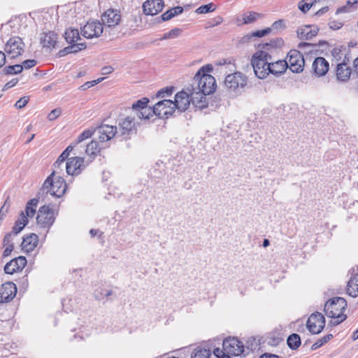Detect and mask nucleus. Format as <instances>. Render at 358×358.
<instances>
[{
	"label": "nucleus",
	"instance_id": "e433bc0d",
	"mask_svg": "<svg viewBox=\"0 0 358 358\" xmlns=\"http://www.w3.org/2000/svg\"><path fill=\"white\" fill-rule=\"evenodd\" d=\"M23 70L22 64L9 65L2 69L4 75H16L20 73Z\"/></svg>",
	"mask_w": 358,
	"mask_h": 358
},
{
	"label": "nucleus",
	"instance_id": "2eb2a0df",
	"mask_svg": "<svg viewBox=\"0 0 358 358\" xmlns=\"http://www.w3.org/2000/svg\"><path fill=\"white\" fill-rule=\"evenodd\" d=\"M81 29L82 35L86 38L99 37L103 31V24L98 20L87 22Z\"/></svg>",
	"mask_w": 358,
	"mask_h": 358
},
{
	"label": "nucleus",
	"instance_id": "a18cd8bd",
	"mask_svg": "<svg viewBox=\"0 0 358 358\" xmlns=\"http://www.w3.org/2000/svg\"><path fill=\"white\" fill-rule=\"evenodd\" d=\"M282 341V338L273 335L268 338L267 343L271 346H278Z\"/></svg>",
	"mask_w": 358,
	"mask_h": 358
},
{
	"label": "nucleus",
	"instance_id": "49530a36",
	"mask_svg": "<svg viewBox=\"0 0 358 358\" xmlns=\"http://www.w3.org/2000/svg\"><path fill=\"white\" fill-rule=\"evenodd\" d=\"M271 31V28H266L261 30H257L251 34V36L261 38L269 34Z\"/></svg>",
	"mask_w": 358,
	"mask_h": 358
},
{
	"label": "nucleus",
	"instance_id": "1a4fd4ad",
	"mask_svg": "<svg viewBox=\"0 0 358 358\" xmlns=\"http://www.w3.org/2000/svg\"><path fill=\"white\" fill-rule=\"evenodd\" d=\"M288 68L295 73H301L304 69L305 60L303 55L297 50L293 49L287 53Z\"/></svg>",
	"mask_w": 358,
	"mask_h": 358
},
{
	"label": "nucleus",
	"instance_id": "412c9836",
	"mask_svg": "<svg viewBox=\"0 0 358 358\" xmlns=\"http://www.w3.org/2000/svg\"><path fill=\"white\" fill-rule=\"evenodd\" d=\"M329 64L324 57H317L312 64L313 73L318 77L324 76L329 71Z\"/></svg>",
	"mask_w": 358,
	"mask_h": 358
},
{
	"label": "nucleus",
	"instance_id": "7ed1b4c3",
	"mask_svg": "<svg viewBox=\"0 0 358 358\" xmlns=\"http://www.w3.org/2000/svg\"><path fill=\"white\" fill-rule=\"evenodd\" d=\"M55 174L56 171L54 170L48 176L39 190V194L47 195L50 194L56 198H60L64 194L67 187L66 182L62 176H57L54 180Z\"/></svg>",
	"mask_w": 358,
	"mask_h": 358
},
{
	"label": "nucleus",
	"instance_id": "58836bf2",
	"mask_svg": "<svg viewBox=\"0 0 358 358\" xmlns=\"http://www.w3.org/2000/svg\"><path fill=\"white\" fill-rule=\"evenodd\" d=\"M69 160L72 162L74 174L79 175L81 173L80 163H84L85 159L80 157H74L69 158Z\"/></svg>",
	"mask_w": 358,
	"mask_h": 358
},
{
	"label": "nucleus",
	"instance_id": "393cba45",
	"mask_svg": "<svg viewBox=\"0 0 358 358\" xmlns=\"http://www.w3.org/2000/svg\"><path fill=\"white\" fill-rule=\"evenodd\" d=\"M187 90L189 92H190L191 100L196 108L201 110L207 108L208 102L206 97V95L196 91L193 92L189 87H188Z\"/></svg>",
	"mask_w": 358,
	"mask_h": 358
},
{
	"label": "nucleus",
	"instance_id": "4c0bfd02",
	"mask_svg": "<svg viewBox=\"0 0 358 358\" xmlns=\"http://www.w3.org/2000/svg\"><path fill=\"white\" fill-rule=\"evenodd\" d=\"M261 17V14L250 11L243 14V24H250L255 22L258 18Z\"/></svg>",
	"mask_w": 358,
	"mask_h": 358
},
{
	"label": "nucleus",
	"instance_id": "0e129e2a",
	"mask_svg": "<svg viewBox=\"0 0 358 358\" xmlns=\"http://www.w3.org/2000/svg\"><path fill=\"white\" fill-rule=\"evenodd\" d=\"M352 9L349 8L348 6L345 5L337 8L336 14L338 15L340 13H350Z\"/></svg>",
	"mask_w": 358,
	"mask_h": 358
},
{
	"label": "nucleus",
	"instance_id": "6e6552de",
	"mask_svg": "<svg viewBox=\"0 0 358 358\" xmlns=\"http://www.w3.org/2000/svg\"><path fill=\"white\" fill-rule=\"evenodd\" d=\"M136 124L134 117L128 116L123 119L117 127V138H120V141L129 139L136 130Z\"/></svg>",
	"mask_w": 358,
	"mask_h": 358
},
{
	"label": "nucleus",
	"instance_id": "4d7b16f0",
	"mask_svg": "<svg viewBox=\"0 0 358 358\" xmlns=\"http://www.w3.org/2000/svg\"><path fill=\"white\" fill-rule=\"evenodd\" d=\"M174 16V13H173V10L171 8L166 10L165 13H164L161 16V19L162 21H167L173 18Z\"/></svg>",
	"mask_w": 358,
	"mask_h": 358
},
{
	"label": "nucleus",
	"instance_id": "423d86ee",
	"mask_svg": "<svg viewBox=\"0 0 358 358\" xmlns=\"http://www.w3.org/2000/svg\"><path fill=\"white\" fill-rule=\"evenodd\" d=\"M148 103L149 99L147 97H143L133 103L132 111L140 120H149L152 116V112H155V110H159V108L157 107V103L153 107L148 106Z\"/></svg>",
	"mask_w": 358,
	"mask_h": 358
},
{
	"label": "nucleus",
	"instance_id": "37998d69",
	"mask_svg": "<svg viewBox=\"0 0 358 358\" xmlns=\"http://www.w3.org/2000/svg\"><path fill=\"white\" fill-rule=\"evenodd\" d=\"M173 90H174V87H172V86L164 87L157 92L156 96L157 98H160V97L164 98L165 96H171L172 94Z\"/></svg>",
	"mask_w": 358,
	"mask_h": 358
},
{
	"label": "nucleus",
	"instance_id": "c03bdc74",
	"mask_svg": "<svg viewBox=\"0 0 358 358\" xmlns=\"http://www.w3.org/2000/svg\"><path fill=\"white\" fill-rule=\"evenodd\" d=\"M181 29L179 28H174L169 31L165 33L163 39L173 38L178 36L181 33Z\"/></svg>",
	"mask_w": 358,
	"mask_h": 358
},
{
	"label": "nucleus",
	"instance_id": "0eeeda50",
	"mask_svg": "<svg viewBox=\"0 0 358 358\" xmlns=\"http://www.w3.org/2000/svg\"><path fill=\"white\" fill-rule=\"evenodd\" d=\"M56 214L50 208V205L41 206L36 217L37 224L41 228L47 229V232L55 222Z\"/></svg>",
	"mask_w": 358,
	"mask_h": 358
},
{
	"label": "nucleus",
	"instance_id": "bb28decb",
	"mask_svg": "<svg viewBox=\"0 0 358 358\" xmlns=\"http://www.w3.org/2000/svg\"><path fill=\"white\" fill-rule=\"evenodd\" d=\"M351 75V69L348 66L345 60L343 62L337 64L336 67V78L338 80L342 82H347Z\"/></svg>",
	"mask_w": 358,
	"mask_h": 358
},
{
	"label": "nucleus",
	"instance_id": "de8ad7c7",
	"mask_svg": "<svg viewBox=\"0 0 358 358\" xmlns=\"http://www.w3.org/2000/svg\"><path fill=\"white\" fill-rule=\"evenodd\" d=\"M213 354L217 358H231L223 348L221 350L219 348H215L213 350Z\"/></svg>",
	"mask_w": 358,
	"mask_h": 358
},
{
	"label": "nucleus",
	"instance_id": "09e8293b",
	"mask_svg": "<svg viewBox=\"0 0 358 358\" xmlns=\"http://www.w3.org/2000/svg\"><path fill=\"white\" fill-rule=\"evenodd\" d=\"M61 114L62 109L60 108H57L50 111L48 115V118L49 120L52 121L57 119Z\"/></svg>",
	"mask_w": 358,
	"mask_h": 358
},
{
	"label": "nucleus",
	"instance_id": "39448f33",
	"mask_svg": "<svg viewBox=\"0 0 358 358\" xmlns=\"http://www.w3.org/2000/svg\"><path fill=\"white\" fill-rule=\"evenodd\" d=\"M191 100L190 92L187 93L183 90L178 92L175 96V100L171 101L170 99H164L157 102L158 108L163 104L168 106H174L175 110H178V113L186 110L189 106Z\"/></svg>",
	"mask_w": 358,
	"mask_h": 358
},
{
	"label": "nucleus",
	"instance_id": "cd10ccee",
	"mask_svg": "<svg viewBox=\"0 0 358 358\" xmlns=\"http://www.w3.org/2000/svg\"><path fill=\"white\" fill-rule=\"evenodd\" d=\"M70 45L60 50L57 55L59 57H64L70 53H77L86 48L85 43H69Z\"/></svg>",
	"mask_w": 358,
	"mask_h": 358
},
{
	"label": "nucleus",
	"instance_id": "680f3d73",
	"mask_svg": "<svg viewBox=\"0 0 358 358\" xmlns=\"http://www.w3.org/2000/svg\"><path fill=\"white\" fill-rule=\"evenodd\" d=\"M346 6L350 8L352 10H355L358 8V0H348Z\"/></svg>",
	"mask_w": 358,
	"mask_h": 358
},
{
	"label": "nucleus",
	"instance_id": "a19ab883",
	"mask_svg": "<svg viewBox=\"0 0 358 358\" xmlns=\"http://www.w3.org/2000/svg\"><path fill=\"white\" fill-rule=\"evenodd\" d=\"M216 9V6L213 3H209L205 5H201L196 8L195 12L197 14H206L213 12Z\"/></svg>",
	"mask_w": 358,
	"mask_h": 358
},
{
	"label": "nucleus",
	"instance_id": "e2e57ef3",
	"mask_svg": "<svg viewBox=\"0 0 358 358\" xmlns=\"http://www.w3.org/2000/svg\"><path fill=\"white\" fill-rule=\"evenodd\" d=\"M316 48L317 47V45L316 43H308V42H304V41H302V42H300L299 44H298V48L299 49H304L306 48Z\"/></svg>",
	"mask_w": 358,
	"mask_h": 358
},
{
	"label": "nucleus",
	"instance_id": "c756f323",
	"mask_svg": "<svg viewBox=\"0 0 358 358\" xmlns=\"http://www.w3.org/2000/svg\"><path fill=\"white\" fill-rule=\"evenodd\" d=\"M176 113L174 106H168L166 104H163L160 106L159 110H155V112H152V115H155L158 116L159 118H166L168 119L171 117Z\"/></svg>",
	"mask_w": 358,
	"mask_h": 358
},
{
	"label": "nucleus",
	"instance_id": "7c9ffc66",
	"mask_svg": "<svg viewBox=\"0 0 358 358\" xmlns=\"http://www.w3.org/2000/svg\"><path fill=\"white\" fill-rule=\"evenodd\" d=\"M347 293L352 296H358V273L353 275L347 285Z\"/></svg>",
	"mask_w": 358,
	"mask_h": 358
},
{
	"label": "nucleus",
	"instance_id": "69168bd1",
	"mask_svg": "<svg viewBox=\"0 0 358 358\" xmlns=\"http://www.w3.org/2000/svg\"><path fill=\"white\" fill-rule=\"evenodd\" d=\"M83 133L84 134L85 137H87V138H89L92 137V136L94 134L96 133V127H91L87 129H85L83 131Z\"/></svg>",
	"mask_w": 358,
	"mask_h": 358
},
{
	"label": "nucleus",
	"instance_id": "f257e3e1",
	"mask_svg": "<svg viewBox=\"0 0 358 358\" xmlns=\"http://www.w3.org/2000/svg\"><path fill=\"white\" fill-rule=\"evenodd\" d=\"M213 69L211 64L201 66L194 76L189 89L193 92H201L204 95L213 94L217 87L215 78L209 74Z\"/></svg>",
	"mask_w": 358,
	"mask_h": 358
},
{
	"label": "nucleus",
	"instance_id": "6ab92c4d",
	"mask_svg": "<svg viewBox=\"0 0 358 358\" xmlns=\"http://www.w3.org/2000/svg\"><path fill=\"white\" fill-rule=\"evenodd\" d=\"M164 6L163 0H146L142 7L145 15H155L162 10Z\"/></svg>",
	"mask_w": 358,
	"mask_h": 358
},
{
	"label": "nucleus",
	"instance_id": "8fccbe9b",
	"mask_svg": "<svg viewBox=\"0 0 358 358\" xmlns=\"http://www.w3.org/2000/svg\"><path fill=\"white\" fill-rule=\"evenodd\" d=\"M44 194H39V192H38L36 197L30 199L27 204L31 207V208L36 209L38 203L39 202V199L43 197Z\"/></svg>",
	"mask_w": 358,
	"mask_h": 358
},
{
	"label": "nucleus",
	"instance_id": "13d9d810",
	"mask_svg": "<svg viewBox=\"0 0 358 358\" xmlns=\"http://www.w3.org/2000/svg\"><path fill=\"white\" fill-rule=\"evenodd\" d=\"M25 214V217L28 219V217H33L36 212V209L31 208L29 205H26L25 211H23Z\"/></svg>",
	"mask_w": 358,
	"mask_h": 358
},
{
	"label": "nucleus",
	"instance_id": "c85d7f7f",
	"mask_svg": "<svg viewBox=\"0 0 358 358\" xmlns=\"http://www.w3.org/2000/svg\"><path fill=\"white\" fill-rule=\"evenodd\" d=\"M284 44V41L282 38H275L271 39L269 42L264 43H259L257 46L258 50H264L266 52H271L272 50L277 48H280Z\"/></svg>",
	"mask_w": 358,
	"mask_h": 358
},
{
	"label": "nucleus",
	"instance_id": "4be33fe9",
	"mask_svg": "<svg viewBox=\"0 0 358 358\" xmlns=\"http://www.w3.org/2000/svg\"><path fill=\"white\" fill-rule=\"evenodd\" d=\"M268 75L271 73L275 76H280L282 74L286 69L288 68V63L286 60H278L275 62L269 61V64L268 66Z\"/></svg>",
	"mask_w": 358,
	"mask_h": 358
},
{
	"label": "nucleus",
	"instance_id": "c9c22d12",
	"mask_svg": "<svg viewBox=\"0 0 358 358\" xmlns=\"http://www.w3.org/2000/svg\"><path fill=\"white\" fill-rule=\"evenodd\" d=\"M211 352L202 347L196 348L191 355V358H210Z\"/></svg>",
	"mask_w": 358,
	"mask_h": 358
},
{
	"label": "nucleus",
	"instance_id": "052dcab7",
	"mask_svg": "<svg viewBox=\"0 0 358 358\" xmlns=\"http://www.w3.org/2000/svg\"><path fill=\"white\" fill-rule=\"evenodd\" d=\"M66 171L69 175L76 176V174H74L73 172V166L72 162H70L69 159L67 160L66 163Z\"/></svg>",
	"mask_w": 358,
	"mask_h": 358
},
{
	"label": "nucleus",
	"instance_id": "72a5a7b5",
	"mask_svg": "<svg viewBox=\"0 0 358 358\" xmlns=\"http://www.w3.org/2000/svg\"><path fill=\"white\" fill-rule=\"evenodd\" d=\"M75 148V145L73 144H70L59 156L56 162L53 164V166L55 169H59L60 166L66 161V159H69V156L70 153Z\"/></svg>",
	"mask_w": 358,
	"mask_h": 358
},
{
	"label": "nucleus",
	"instance_id": "f8f14e48",
	"mask_svg": "<svg viewBox=\"0 0 358 358\" xmlns=\"http://www.w3.org/2000/svg\"><path fill=\"white\" fill-rule=\"evenodd\" d=\"M306 327L312 334H318L325 327V317L319 312L313 313L308 317Z\"/></svg>",
	"mask_w": 358,
	"mask_h": 358
},
{
	"label": "nucleus",
	"instance_id": "79ce46f5",
	"mask_svg": "<svg viewBox=\"0 0 358 358\" xmlns=\"http://www.w3.org/2000/svg\"><path fill=\"white\" fill-rule=\"evenodd\" d=\"M333 338V335L331 334H328L326 336H323L320 339H319L317 342H315L314 344L311 346L312 350H315L317 348L322 347L325 343H327L328 341H329Z\"/></svg>",
	"mask_w": 358,
	"mask_h": 358
},
{
	"label": "nucleus",
	"instance_id": "ddd939ff",
	"mask_svg": "<svg viewBox=\"0 0 358 358\" xmlns=\"http://www.w3.org/2000/svg\"><path fill=\"white\" fill-rule=\"evenodd\" d=\"M247 84V78L240 72L229 74L224 80L225 86L231 92H236L238 88H243Z\"/></svg>",
	"mask_w": 358,
	"mask_h": 358
},
{
	"label": "nucleus",
	"instance_id": "9b49d317",
	"mask_svg": "<svg viewBox=\"0 0 358 358\" xmlns=\"http://www.w3.org/2000/svg\"><path fill=\"white\" fill-rule=\"evenodd\" d=\"M24 43L19 36L11 37L5 44L4 51L11 59H15L22 55L24 51Z\"/></svg>",
	"mask_w": 358,
	"mask_h": 358
},
{
	"label": "nucleus",
	"instance_id": "20e7f679",
	"mask_svg": "<svg viewBox=\"0 0 358 358\" xmlns=\"http://www.w3.org/2000/svg\"><path fill=\"white\" fill-rule=\"evenodd\" d=\"M271 61V55L264 50H257L251 58V64L253 67L255 76L264 79L268 76V66Z\"/></svg>",
	"mask_w": 358,
	"mask_h": 358
},
{
	"label": "nucleus",
	"instance_id": "5fc2aeb1",
	"mask_svg": "<svg viewBox=\"0 0 358 358\" xmlns=\"http://www.w3.org/2000/svg\"><path fill=\"white\" fill-rule=\"evenodd\" d=\"M37 64L36 60L31 59H27L22 62L23 69H29L34 66H35Z\"/></svg>",
	"mask_w": 358,
	"mask_h": 358
},
{
	"label": "nucleus",
	"instance_id": "f03ea898",
	"mask_svg": "<svg viewBox=\"0 0 358 358\" xmlns=\"http://www.w3.org/2000/svg\"><path fill=\"white\" fill-rule=\"evenodd\" d=\"M346 307V300L339 296L333 297L325 303L324 310L326 315L335 320L330 322L331 325L336 326L345 320L347 316L344 312Z\"/></svg>",
	"mask_w": 358,
	"mask_h": 358
},
{
	"label": "nucleus",
	"instance_id": "9d476101",
	"mask_svg": "<svg viewBox=\"0 0 358 358\" xmlns=\"http://www.w3.org/2000/svg\"><path fill=\"white\" fill-rule=\"evenodd\" d=\"M222 347L224 351L230 357L232 356H243L245 357V348L241 341L236 338L229 337L225 338L222 343Z\"/></svg>",
	"mask_w": 358,
	"mask_h": 358
},
{
	"label": "nucleus",
	"instance_id": "5701e85b",
	"mask_svg": "<svg viewBox=\"0 0 358 358\" xmlns=\"http://www.w3.org/2000/svg\"><path fill=\"white\" fill-rule=\"evenodd\" d=\"M57 34L54 31H50L48 32H44L41 34L40 43L43 48H47L52 50V48H56V44L57 43Z\"/></svg>",
	"mask_w": 358,
	"mask_h": 358
},
{
	"label": "nucleus",
	"instance_id": "dca6fc26",
	"mask_svg": "<svg viewBox=\"0 0 358 358\" xmlns=\"http://www.w3.org/2000/svg\"><path fill=\"white\" fill-rule=\"evenodd\" d=\"M121 20L120 12L118 10L109 8L101 15V22L105 29L114 27L117 25Z\"/></svg>",
	"mask_w": 358,
	"mask_h": 358
},
{
	"label": "nucleus",
	"instance_id": "f704fd0d",
	"mask_svg": "<svg viewBox=\"0 0 358 358\" xmlns=\"http://www.w3.org/2000/svg\"><path fill=\"white\" fill-rule=\"evenodd\" d=\"M287 344L292 350L298 349L301 344L300 336L296 333L292 334L287 337Z\"/></svg>",
	"mask_w": 358,
	"mask_h": 358
},
{
	"label": "nucleus",
	"instance_id": "6e6d98bb",
	"mask_svg": "<svg viewBox=\"0 0 358 358\" xmlns=\"http://www.w3.org/2000/svg\"><path fill=\"white\" fill-rule=\"evenodd\" d=\"M343 26V24L336 20H330L329 22V27L331 29L338 30Z\"/></svg>",
	"mask_w": 358,
	"mask_h": 358
},
{
	"label": "nucleus",
	"instance_id": "603ef678",
	"mask_svg": "<svg viewBox=\"0 0 358 358\" xmlns=\"http://www.w3.org/2000/svg\"><path fill=\"white\" fill-rule=\"evenodd\" d=\"M29 101V97L28 96H23L21 97L19 100H17L15 104V106L18 108L21 109L24 108Z\"/></svg>",
	"mask_w": 358,
	"mask_h": 358
},
{
	"label": "nucleus",
	"instance_id": "ea45409f",
	"mask_svg": "<svg viewBox=\"0 0 358 358\" xmlns=\"http://www.w3.org/2000/svg\"><path fill=\"white\" fill-rule=\"evenodd\" d=\"M317 0H301L299 2L298 8L303 13H307Z\"/></svg>",
	"mask_w": 358,
	"mask_h": 358
},
{
	"label": "nucleus",
	"instance_id": "aec40b11",
	"mask_svg": "<svg viewBox=\"0 0 358 358\" xmlns=\"http://www.w3.org/2000/svg\"><path fill=\"white\" fill-rule=\"evenodd\" d=\"M319 28L315 25H304L296 30L297 37L300 40H310L317 36Z\"/></svg>",
	"mask_w": 358,
	"mask_h": 358
},
{
	"label": "nucleus",
	"instance_id": "774afa93",
	"mask_svg": "<svg viewBox=\"0 0 358 358\" xmlns=\"http://www.w3.org/2000/svg\"><path fill=\"white\" fill-rule=\"evenodd\" d=\"M259 358H282V357L275 354L265 352V353L259 356Z\"/></svg>",
	"mask_w": 358,
	"mask_h": 358
},
{
	"label": "nucleus",
	"instance_id": "338daca9",
	"mask_svg": "<svg viewBox=\"0 0 358 358\" xmlns=\"http://www.w3.org/2000/svg\"><path fill=\"white\" fill-rule=\"evenodd\" d=\"M17 83H18V79L13 78L11 80H10L9 82H8L7 83H6L3 90H8L10 87H13L15 86Z\"/></svg>",
	"mask_w": 358,
	"mask_h": 358
},
{
	"label": "nucleus",
	"instance_id": "a878e982",
	"mask_svg": "<svg viewBox=\"0 0 358 358\" xmlns=\"http://www.w3.org/2000/svg\"><path fill=\"white\" fill-rule=\"evenodd\" d=\"M108 147L109 145H102L99 141L93 140L86 145L85 153L92 159L90 160L91 162L101 149H105Z\"/></svg>",
	"mask_w": 358,
	"mask_h": 358
},
{
	"label": "nucleus",
	"instance_id": "b1692460",
	"mask_svg": "<svg viewBox=\"0 0 358 358\" xmlns=\"http://www.w3.org/2000/svg\"><path fill=\"white\" fill-rule=\"evenodd\" d=\"M38 242V236L31 233L26 236H24L21 246L22 249L26 252H32L37 246Z\"/></svg>",
	"mask_w": 358,
	"mask_h": 358
},
{
	"label": "nucleus",
	"instance_id": "bf43d9fd",
	"mask_svg": "<svg viewBox=\"0 0 358 358\" xmlns=\"http://www.w3.org/2000/svg\"><path fill=\"white\" fill-rule=\"evenodd\" d=\"M13 235H14V234L11 231V232L7 233L4 236V238L3 240V245H9L10 244H13L12 243V241H13L12 236Z\"/></svg>",
	"mask_w": 358,
	"mask_h": 358
},
{
	"label": "nucleus",
	"instance_id": "4468645a",
	"mask_svg": "<svg viewBox=\"0 0 358 358\" xmlns=\"http://www.w3.org/2000/svg\"><path fill=\"white\" fill-rule=\"evenodd\" d=\"M96 134L98 135L99 142L105 145V143L110 141L113 138H117V127L101 124L96 127Z\"/></svg>",
	"mask_w": 358,
	"mask_h": 358
},
{
	"label": "nucleus",
	"instance_id": "473e14b6",
	"mask_svg": "<svg viewBox=\"0 0 358 358\" xmlns=\"http://www.w3.org/2000/svg\"><path fill=\"white\" fill-rule=\"evenodd\" d=\"M64 37L68 43H77L76 42L80 40L78 29L72 27L66 29Z\"/></svg>",
	"mask_w": 358,
	"mask_h": 358
},
{
	"label": "nucleus",
	"instance_id": "2f4dec72",
	"mask_svg": "<svg viewBox=\"0 0 358 358\" xmlns=\"http://www.w3.org/2000/svg\"><path fill=\"white\" fill-rule=\"evenodd\" d=\"M29 220L25 217V214L23 211L20 213V217L15 222L14 226L12 228V233L14 235L18 234L24 227L28 224Z\"/></svg>",
	"mask_w": 358,
	"mask_h": 358
},
{
	"label": "nucleus",
	"instance_id": "864d4df0",
	"mask_svg": "<svg viewBox=\"0 0 358 358\" xmlns=\"http://www.w3.org/2000/svg\"><path fill=\"white\" fill-rule=\"evenodd\" d=\"M338 154V152L335 150H330L326 152L324 154V158L326 160H332L334 159Z\"/></svg>",
	"mask_w": 358,
	"mask_h": 358
},
{
	"label": "nucleus",
	"instance_id": "f3484780",
	"mask_svg": "<svg viewBox=\"0 0 358 358\" xmlns=\"http://www.w3.org/2000/svg\"><path fill=\"white\" fill-rule=\"evenodd\" d=\"M17 293V287L13 282H6L0 287V303H8L13 299Z\"/></svg>",
	"mask_w": 358,
	"mask_h": 358
},
{
	"label": "nucleus",
	"instance_id": "3c124183",
	"mask_svg": "<svg viewBox=\"0 0 358 358\" xmlns=\"http://www.w3.org/2000/svg\"><path fill=\"white\" fill-rule=\"evenodd\" d=\"M286 27V25L285 24V22L283 20H278L277 21H275L272 25H271V30H278V29H282Z\"/></svg>",
	"mask_w": 358,
	"mask_h": 358
},
{
	"label": "nucleus",
	"instance_id": "a211bd4d",
	"mask_svg": "<svg viewBox=\"0 0 358 358\" xmlns=\"http://www.w3.org/2000/svg\"><path fill=\"white\" fill-rule=\"evenodd\" d=\"M27 264L25 257L19 256L11 259L6 263L4 266V271L7 274H13L14 273L22 271Z\"/></svg>",
	"mask_w": 358,
	"mask_h": 358
}]
</instances>
